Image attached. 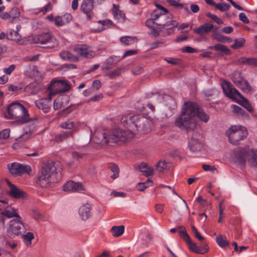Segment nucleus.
Masks as SVG:
<instances>
[{"instance_id":"bb28decb","label":"nucleus","mask_w":257,"mask_h":257,"mask_svg":"<svg viewBox=\"0 0 257 257\" xmlns=\"http://www.w3.org/2000/svg\"><path fill=\"white\" fill-rule=\"evenodd\" d=\"M112 13L114 17L118 21L123 22L125 20V14L119 9V6L115 4L113 5Z\"/></svg>"},{"instance_id":"ddd939ff","label":"nucleus","mask_w":257,"mask_h":257,"mask_svg":"<svg viewBox=\"0 0 257 257\" xmlns=\"http://www.w3.org/2000/svg\"><path fill=\"white\" fill-rule=\"evenodd\" d=\"M74 51L80 56L91 59L96 55L95 52L90 47L85 44H78L75 46Z\"/></svg>"},{"instance_id":"052dcab7","label":"nucleus","mask_w":257,"mask_h":257,"mask_svg":"<svg viewBox=\"0 0 257 257\" xmlns=\"http://www.w3.org/2000/svg\"><path fill=\"white\" fill-rule=\"evenodd\" d=\"M183 52L186 53H192L196 52V49L190 46H186V47L183 48Z\"/></svg>"},{"instance_id":"393cba45","label":"nucleus","mask_w":257,"mask_h":257,"mask_svg":"<svg viewBox=\"0 0 257 257\" xmlns=\"http://www.w3.org/2000/svg\"><path fill=\"white\" fill-rule=\"evenodd\" d=\"M139 169L147 177L153 176L154 174V168L146 163H141L139 166Z\"/></svg>"},{"instance_id":"6e6d98bb","label":"nucleus","mask_w":257,"mask_h":257,"mask_svg":"<svg viewBox=\"0 0 257 257\" xmlns=\"http://www.w3.org/2000/svg\"><path fill=\"white\" fill-rule=\"evenodd\" d=\"M62 17L63 19H64V22L65 25L71 22L72 20V17L70 14H65Z\"/></svg>"},{"instance_id":"6ab92c4d","label":"nucleus","mask_w":257,"mask_h":257,"mask_svg":"<svg viewBox=\"0 0 257 257\" xmlns=\"http://www.w3.org/2000/svg\"><path fill=\"white\" fill-rule=\"evenodd\" d=\"M60 127L65 130H70L71 131L68 132H73V135L79 130L80 123L79 122H74L68 120L62 122L60 125Z\"/></svg>"},{"instance_id":"c03bdc74","label":"nucleus","mask_w":257,"mask_h":257,"mask_svg":"<svg viewBox=\"0 0 257 257\" xmlns=\"http://www.w3.org/2000/svg\"><path fill=\"white\" fill-rule=\"evenodd\" d=\"M215 8L222 12L226 11L229 8V6L225 3H218L215 5Z\"/></svg>"},{"instance_id":"e2e57ef3","label":"nucleus","mask_w":257,"mask_h":257,"mask_svg":"<svg viewBox=\"0 0 257 257\" xmlns=\"http://www.w3.org/2000/svg\"><path fill=\"white\" fill-rule=\"evenodd\" d=\"M202 168L205 171H212V172L214 170H216V168L214 166H210V165H206V164L203 165Z\"/></svg>"},{"instance_id":"2eb2a0df","label":"nucleus","mask_w":257,"mask_h":257,"mask_svg":"<svg viewBox=\"0 0 257 257\" xmlns=\"http://www.w3.org/2000/svg\"><path fill=\"white\" fill-rule=\"evenodd\" d=\"M6 182L9 187L8 194L10 196L15 199H20L25 196V192L24 191L12 184L8 179H6Z\"/></svg>"},{"instance_id":"2f4dec72","label":"nucleus","mask_w":257,"mask_h":257,"mask_svg":"<svg viewBox=\"0 0 257 257\" xmlns=\"http://www.w3.org/2000/svg\"><path fill=\"white\" fill-rule=\"evenodd\" d=\"M237 87L240 89L242 91L245 92H250L251 90V86L248 84V82L243 79L242 81L239 82L238 85H236Z\"/></svg>"},{"instance_id":"cd10ccee","label":"nucleus","mask_w":257,"mask_h":257,"mask_svg":"<svg viewBox=\"0 0 257 257\" xmlns=\"http://www.w3.org/2000/svg\"><path fill=\"white\" fill-rule=\"evenodd\" d=\"M60 57L64 60H69L73 62H77L78 58L67 51H64L60 53Z\"/></svg>"},{"instance_id":"5fc2aeb1","label":"nucleus","mask_w":257,"mask_h":257,"mask_svg":"<svg viewBox=\"0 0 257 257\" xmlns=\"http://www.w3.org/2000/svg\"><path fill=\"white\" fill-rule=\"evenodd\" d=\"M92 87L96 90H98L101 87V83L99 80H95L93 82Z\"/></svg>"},{"instance_id":"a18cd8bd","label":"nucleus","mask_w":257,"mask_h":257,"mask_svg":"<svg viewBox=\"0 0 257 257\" xmlns=\"http://www.w3.org/2000/svg\"><path fill=\"white\" fill-rule=\"evenodd\" d=\"M63 107V102L60 98H57L54 100L53 108L56 110L61 108Z\"/></svg>"},{"instance_id":"a19ab883","label":"nucleus","mask_w":257,"mask_h":257,"mask_svg":"<svg viewBox=\"0 0 257 257\" xmlns=\"http://www.w3.org/2000/svg\"><path fill=\"white\" fill-rule=\"evenodd\" d=\"M121 73V69L120 68H117L112 71L108 72L106 73V76H108L111 79L115 78L119 76Z\"/></svg>"},{"instance_id":"09e8293b","label":"nucleus","mask_w":257,"mask_h":257,"mask_svg":"<svg viewBox=\"0 0 257 257\" xmlns=\"http://www.w3.org/2000/svg\"><path fill=\"white\" fill-rule=\"evenodd\" d=\"M216 39L218 41L223 43H231L233 41L231 38L224 36H219Z\"/></svg>"},{"instance_id":"39448f33","label":"nucleus","mask_w":257,"mask_h":257,"mask_svg":"<svg viewBox=\"0 0 257 257\" xmlns=\"http://www.w3.org/2000/svg\"><path fill=\"white\" fill-rule=\"evenodd\" d=\"M222 88L228 97L243 106L249 111H252L251 106L248 101L236 89L233 88L230 83L224 81L222 84Z\"/></svg>"},{"instance_id":"680f3d73","label":"nucleus","mask_w":257,"mask_h":257,"mask_svg":"<svg viewBox=\"0 0 257 257\" xmlns=\"http://www.w3.org/2000/svg\"><path fill=\"white\" fill-rule=\"evenodd\" d=\"M84 154L77 152H74L72 154V158L74 160H79V159L83 158Z\"/></svg>"},{"instance_id":"79ce46f5","label":"nucleus","mask_w":257,"mask_h":257,"mask_svg":"<svg viewBox=\"0 0 257 257\" xmlns=\"http://www.w3.org/2000/svg\"><path fill=\"white\" fill-rule=\"evenodd\" d=\"M111 170L113 172V174L110 177L111 178L114 179L117 178L119 176V168L117 166L112 164L110 166Z\"/></svg>"},{"instance_id":"4468645a","label":"nucleus","mask_w":257,"mask_h":257,"mask_svg":"<svg viewBox=\"0 0 257 257\" xmlns=\"http://www.w3.org/2000/svg\"><path fill=\"white\" fill-rule=\"evenodd\" d=\"M32 41L34 43L43 45L56 41V40L50 33L46 32L34 36Z\"/></svg>"},{"instance_id":"de8ad7c7","label":"nucleus","mask_w":257,"mask_h":257,"mask_svg":"<svg viewBox=\"0 0 257 257\" xmlns=\"http://www.w3.org/2000/svg\"><path fill=\"white\" fill-rule=\"evenodd\" d=\"M206 16L213 20H214L215 22H216L218 24L220 25L223 24V21L218 18V17L215 15L212 14L210 13H208L206 14Z\"/></svg>"},{"instance_id":"c756f323","label":"nucleus","mask_w":257,"mask_h":257,"mask_svg":"<svg viewBox=\"0 0 257 257\" xmlns=\"http://www.w3.org/2000/svg\"><path fill=\"white\" fill-rule=\"evenodd\" d=\"M124 231V226L123 225L113 226L110 229L112 235L114 237H118L121 236Z\"/></svg>"},{"instance_id":"ea45409f","label":"nucleus","mask_w":257,"mask_h":257,"mask_svg":"<svg viewBox=\"0 0 257 257\" xmlns=\"http://www.w3.org/2000/svg\"><path fill=\"white\" fill-rule=\"evenodd\" d=\"M24 242L27 245H30L32 243V240L34 238L33 233L29 232L26 235L23 236Z\"/></svg>"},{"instance_id":"1a4fd4ad","label":"nucleus","mask_w":257,"mask_h":257,"mask_svg":"<svg viewBox=\"0 0 257 257\" xmlns=\"http://www.w3.org/2000/svg\"><path fill=\"white\" fill-rule=\"evenodd\" d=\"M190 132L192 133L189 142L190 150L194 152H199L203 147V136L201 134L194 132V131H190L188 132Z\"/></svg>"},{"instance_id":"c9c22d12","label":"nucleus","mask_w":257,"mask_h":257,"mask_svg":"<svg viewBox=\"0 0 257 257\" xmlns=\"http://www.w3.org/2000/svg\"><path fill=\"white\" fill-rule=\"evenodd\" d=\"M153 185V182L150 179H148L145 182L139 183L137 185V189L139 191H143L149 186Z\"/></svg>"},{"instance_id":"e433bc0d","label":"nucleus","mask_w":257,"mask_h":257,"mask_svg":"<svg viewBox=\"0 0 257 257\" xmlns=\"http://www.w3.org/2000/svg\"><path fill=\"white\" fill-rule=\"evenodd\" d=\"M178 232L180 236L183 238L186 242L190 238L184 226H180L178 227Z\"/></svg>"},{"instance_id":"a878e982","label":"nucleus","mask_w":257,"mask_h":257,"mask_svg":"<svg viewBox=\"0 0 257 257\" xmlns=\"http://www.w3.org/2000/svg\"><path fill=\"white\" fill-rule=\"evenodd\" d=\"M170 167V164L164 160L159 161L155 165L156 170L161 173L168 171Z\"/></svg>"},{"instance_id":"f257e3e1","label":"nucleus","mask_w":257,"mask_h":257,"mask_svg":"<svg viewBox=\"0 0 257 257\" xmlns=\"http://www.w3.org/2000/svg\"><path fill=\"white\" fill-rule=\"evenodd\" d=\"M146 121L145 118L139 115L130 113L124 115L121 117V122L128 128V131L116 128L109 131L103 134L101 143L113 146L119 142H124L132 139L139 128L144 127L145 122Z\"/></svg>"},{"instance_id":"4d7b16f0","label":"nucleus","mask_w":257,"mask_h":257,"mask_svg":"<svg viewBox=\"0 0 257 257\" xmlns=\"http://www.w3.org/2000/svg\"><path fill=\"white\" fill-rule=\"evenodd\" d=\"M165 61H166L168 63L173 64V65H176L178 64L180 62V60L176 58H169V59H165Z\"/></svg>"},{"instance_id":"f03ea898","label":"nucleus","mask_w":257,"mask_h":257,"mask_svg":"<svg viewBox=\"0 0 257 257\" xmlns=\"http://www.w3.org/2000/svg\"><path fill=\"white\" fill-rule=\"evenodd\" d=\"M197 117L207 122L209 116L195 103L187 102L183 105L181 113L176 119L175 124L179 128L185 129L187 132L194 131L197 126Z\"/></svg>"},{"instance_id":"4c0bfd02","label":"nucleus","mask_w":257,"mask_h":257,"mask_svg":"<svg viewBox=\"0 0 257 257\" xmlns=\"http://www.w3.org/2000/svg\"><path fill=\"white\" fill-rule=\"evenodd\" d=\"M243 79L244 78L242 77L240 72L235 71L233 73L232 80L235 85H238L239 82Z\"/></svg>"},{"instance_id":"8fccbe9b","label":"nucleus","mask_w":257,"mask_h":257,"mask_svg":"<svg viewBox=\"0 0 257 257\" xmlns=\"http://www.w3.org/2000/svg\"><path fill=\"white\" fill-rule=\"evenodd\" d=\"M53 6L51 3H48L47 5L44 6L40 11L44 15L47 12L50 11L52 10Z\"/></svg>"},{"instance_id":"7c9ffc66","label":"nucleus","mask_w":257,"mask_h":257,"mask_svg":"<svg viewBox=\"0 0 257 257\" xmlns=\"http://www.w3.org/2000/svg\"><path fill=\"white\" fill-rule=\"evenodd\" d=\"M69 137L73 138V132H64L55 136V141L57 143H60Z\"/></svg>"},{"instance_id":"a211bd4d","label":"nucleus","mask_w":257,"mask_h":257,"mask_svg":"<svg viewBox=\"0 0 257 257\" xmlns=\"http://www.w3.org/2000/svg\"><path fill=\"white\" fill-rule=\"evenodd\" d=\"M157 6L159 10H155L153 13H152L151 19L152 20L155 21L158 19H160V23H161L166 20V16H165L164 14H167L168 13V11L166 8L161 5H158Z\"/></svg>"},{"instance_id":"5701e85b","label":"nucleus","mask_w":257,"mask_h":257,"mask_svg":"<svg viewBox=\"0 0 257 257\" xmlns=\"http://www.w3.org/2000/svg\"><path fill=\"white\" fill-rule=\"evenodd\" d=\"M213 28V25L210 23H205L198 28L193 29V31L199 35H203L210 32Z\"/></svg>"},{"instance_id":"13d9d810","label":"nucleus","mask_w":257,"mask_h":257,"mask_svg":"<svg viewBox=\"0 0 257 257\" xmlns=\"http://www.w3.org/2000/svg\"><path fill=\"white\" fill-rule=\"evenodd\" d=\"M103 97V94L102 93H99L98 94H97V95H95V96L92 97L89 101H98L99 100H100L101 99H102Z\"/></svg>"},{"instance_id":"6e6552de","label":"nucleus","mask_w":257,"mask_h":257,"mask_svg":"<svg viewBox=\"0 0 257 257\" xmlns=\"http://www.w3.org/2000/svg\"><path fill=\"white\" fill-rule=\"evenodd\" d=\"M70 89V85L68 81L58 80H53L49 88V95L51 96L55 94L63 93Z\"/></svg>"},{"instance_id":"aec40b11","label":"nucleus","mask_w":257,"mask_h":257,"mask_svg":"<svg viewBox=\"0 0 257 257\" xmlns=\"http://www.w3.org/2000/svg\"><path fill=\"white\" fill-rule=\"evenodd\" d=\"M92 208V205L88 203L79 208V214L83 220H86L91 216Z\"/></svg>"},{"instance_id":"f8f14e48","label":"nucleus","mask_w":257,"mask_h":257,"mask_svg":"<svg viewBox=\"0 0 257 257\" xmlns=\"http://www.w3.org/2000/svg\"><path fill=\"white\" fill-rule=\"evenodd\" d=\"M246 160L250 166L257 167V151L252 150L251 154L247 152L243 153L238 159L240 164L244 165Z\"/></svg>"},{"instance_id":"9d476101","label":"nucleus","mask_w":257,"mask_h":257,"mask_svg":"<svg viewBox=\"0 0 257 257\" xmlns=\"http://www.w3.org/2000/svg\"><path fill=\"white\" fill-rule=\"evenodd\" d=\"M10 173L15 176H21L25 173L29 174L32 170L30 166L17 163H13L8 165Z\"/></svg>"},{"instance_id":"49530a36","label":"nucleus","mask_w":257,"mask_h":257,"mask_svg":"<svg viewBox=\"0 0 257 257\" xmlns=\"http://www.w3.org/2000/svg\"><path fill=\"white\" fill-rule=\"evenodd\" d=\"M10 130L9 129H5L0 132V139H7L10 137Z\"/></svg>"},{"instance_id":"3c124183","label":"nucleus","mask_w":257,"mask_h":257,"mask_svg":"<svg viewBox=\"0 0 257 257\" xmlns=\"http://www.w3.org/2000/svg\"><path fill=\"white\" fill-rule=\"evenodd\" d=\"M197 201L202 206H206L210 204L206 200L203 199L201 196L197 197Z\"/></svg>"},{"instance_id":"f3484780","label":"nucleus","mask_w":257,"mask_h":257,"mask_svg":"<svg viewBox=\"0 0 257 257\" xmlns=\"http://www.w3.org/2000/svg\"><path fill=\"white\" fill-rule=\"evenodd\" d=\"M51 96L49 95V98H42L35 101L36 106L45 113L48 112L51 105Z\"/></svg>"},{"instance_id":"412c9836","label":"nucleus","mask_w":257,"mask_h":257,"mask_svg":"<svg viewBox=\"0 0 257 257\" xmlns=\"http://www.w3.org/2000/svg\"><path fill=\"white\" fill-rule=\"evenodd\" d=\"M63 190L65 191H79L84 190V188L81 183L70 181L63 186Z\"/></svg>"},{"instance_id":"473e14b6","label":"nucleus","mask_w":257,"mask_h":257,"mask_svg":"<svg viewBox=\"0 0 257 257\" xmlns=\"http://www.w3.org/2000/svg\"><path fill=\"white\" fill-rule=\"evenodd\" d=\"M209 48L211 49H214L218 51L222 52L226 55L230 54V50L226 46L222 44H217L215 45L214 46L210 47Z\"/></svg>"},{"instance_id":"338daca9","label":"nucleus","mask_w":257,"mask_h":257,"mask_svg":"<svg viewBox=\"0 0 257 257\" xmlns=\"http://www.w3.org/2000/svg\"><path fill=\"white\" fill-rule=\"evenodd\" d=\"M111 195L114 197H124L125 194L123 192L112 191Z\"/></svg>"},{"instance_id":"37998d69","label":"nucleus","mask_w":257,"mask_h":257,"mask_svg":"<svg viewBox=\"0 0 257 257\" xmlns=\"http://www.w3.org/2000/svg\"><path fill=\"white\" fill-rule=\"evenodd\" d=\"M55 25L57 27H61L65 25L64 19H63L62 16H56L54 19Z\"/></svg>"},{"instance_id":"f704fd0d","label":"nucleus","mask_w":257,"mask_h":257,"mask_svg":"<svg viewBox=\"0 0 257 257\" xmlns=\"http://www.w3.org/2000/svg\"><path fill=\"white\" fill-rule=\"evenodd\" d=\"M120 40L121 43L123 45H129L136 42L137 39L136 37H134L124 36L121 37Z\"/></svg>"},{"instance_id":"603ef678","label":"nucleus","mask_w":257,"mask_h":257,"mask_svg":"<svg viewBox=\"0 0 257 257\" xmlns=\"http://www.w3.org/2000/svg\"><path fill=\"white\" fill-rule=\"evenodd\" d=\"M16 66L14 64L11 65L8 68H6L4 69L5 73L10 75L15 70Z\"/></svg>"},{"instance_id":"c85d7f7f","label":"nucleus","mask_w":257,"mask_h":257,"mask_svg":"<svg viewBox=\"0 0 257 257\" xmlns=\"http://www.w3.org/2000/svg\"><path fill=\"white\" fill-rule=\"evenodd\" d=\"M2 214L8 218L16 217V219H21L17 212V210L14 208L6 209L2 212Z\"/></svg>"},{"instance_id":"bf43d9fd","label":"nucleus","mask_w":257,"mask_h":257,"mask_svg":"<svg viewBox=\"0 0 257 257\" xmlns=\"http://www.w3.org/2000/svg\"><path fill=\"white\" fill-rule=\"evenodd\" d=\"M233 111L234 113L238 114H242L243 112V110L238 106H233Z\"/></svg>"},{"instance_id":"0e129e2a","label":"nucleus","mask_w":257,"mask_h":257,"mask_svg":"<svg viewBox=\"0 0 257 257\" xmlns=\"http://www.w3.org/2000/svg\"><path fill=\"white\" fill-rule=\"evenodd\" d=\"M190 9L193 13H196L199 12V7L197 5L192 4L190 6Z\"/></svg>"},{"instance_id":"4be33fe9","label":"nucleus","mask_w":257,"mask_h":257,"mask_svg":"<svg viewBox=\"0 0 257 257\" xmlns=\"http://www.w3.org/2000/svg\"><path fill=\"white\" fill-rule=\"evenodd\" d=\"M186 243L189 246L190 249L195 253L199 254H204L208 251V247L207 246H206L204 248H200L196 244V243L193 242L191 241V238L188 240L186 241Z\"/></svg>"},{"instance_id":"dca6fc26","label":"nucleus","mask_w":257,"mask_h":257,"mask_svg":"<svg viewBox=\"0 0 257 257\" xmlns=\"http://www.w3.org/2000/svg\"><path fill=\"white\" fill-rule=\"evenodd\" d=\"M93 9L94 3L93 0H83L80 6L81 12L84 13L89 19L94 15Z\"/></svg>"},{"instance_id":"b1692460","label":"nucleus","mask_w":257,"mask_h":257,"mask_svg":"<svg viewBox=\"0 0 257 257\" xmlns=\"http://www.w3.org/2000/svg\"><path fill=\"white\" fill-rule=\"evenodd\" d=\"M16 29V30H13L10 32L9 39L16 41L19 45L23 44L25 41L23 39H20V36L19 34V31L21 29V26H17Z\"/></svg>"},{"instance_id":"9b49d317","label":"nucleus","mask_w":257,"mask_h":257,"mask_svg":"<svg viewBox=\"0 0 257 257\" xmlns=\"http://www.w3.org/2000/svg\"><path fill=\"white\" fill-rule=\"evenodd\" d=\"M25 231V227L21 219H15L10 222L8 232L10 234L19 235Z\"/></svg>"},{"instance_id":"774afa93","label":"nucleus","mask_w":257,"mask_h":257,"mask_svg":"<svg viewBox=\"0 0 257 257\" xmlns=\"http://www.w3.org/2000/svg\"><path fill=\"white\" fill-rule=\"evenodd\" d=\"M247 61L249 62V65H251L257 67V58H249V60H248Z\"/></svg>"},{"instance_id":"20e7f679","label":"nucleus","mask_w":257,"mask_h":257,"mask_svg":"<svg viewBox=\"0 0 257 257\" xmlns=\"http://www.w3.org/2000/svg\"><path fill=\"white\" fill-rule=\"evenodd\" d=\"M6 116L15 119V122L18 124H24L30 120L26 108L19 102H14L9 105Z\"/></svg>"},{"instance_id":"864d4df0","label":"nucleus","mask_w":257,"mask_h":257,"mask_svg":"<svg viewBox=\"0 0 257 257\" xmlns=\"http://www.w3.org/2000/svg\"><path fill=\"white\" fill-rule=\"evenodd\" d=\"M239 18L240 21L245 24H248L249 22L246 15L243 13H241L239 14Z\"/></svg>"},{"instance_id":"7ed1b4c3","label":"nucleus","mask_w":257,"mask_h":257,"mask_svg":"<svg viewBox=\"0 0 257 257\" xmlns=\"http://www.w3.org/2000/svg\"><path fill=\"white\" fill-rule=\"evenodd\" d=\"M61 170L60 163L48 160L44 163L37 183L43 187H47L54 181L56 174Z\"/></svg>"},{"instance_id":"0eeeda50","label":"nucleus","mask_w":257,"mask_h":257,"mask_svg":"<svg viewBox=\"0 0 257 257\" xmlns=\"http://www.w3.org/2000/svg\"><path fill=\"white\" fill-rule=\"evenodd\" d=\"M156 24L161 27L158 28H153L152 29V33L153 35L157 37L159 35L166 36L169 35L168 31H171L174 28L178 26V23L175 20H169L166 22L164 21L161 23Z\"/></svg>"},{"instance_id":"58836bf2","label":"nucleus","mask_w":257,"mask_h":257,"mask_svg":"<svg viewBox=\"0 0 257 257\" xmlns=\"http://www.w3.org/2000/svg\"><path fill=\"white\" fill-rule=\"evenodd\" d=\"M245 43V40L243 38L236 39L234 44L231 45V48L233 49H237L242 47Z\"/></svg>"},{"instance_id":"69168bd1","label":"nucleus","mask_w":257,"mask_h":257,"mask_svg":"<svg viewBox=\"0 0 257 257\" xmlns=\"http://www.w3.org/2000/svg\"><path fill=\"white\" fill-rule=\"evenodd\" d=\"M20 89V88H19L18 86H15L13 84L9 85L8 87V90L12 92H17Z\"/></svg>"},{"instance_id":"423d86ee","label":"nucleus","mask_w":257,"mask_h":257,"mask_svg":"<svg viewBox=\"0 0 257 257\" xmlns=\"http://www.w3.org/2000/svg\"><path fill=\"white\" fill-rule=\"evenodd\" d=\"M229 141L232 144H237L238 142L245 138L248 135L246 128L240 125L231 126L226 132Z\"/></svg>"},{"instance_id":"72a5a7b5","label":"nucleus","mask_w":257,"mask_h":257,"mask_svg":"<svg viewBox=\"0 0 257 257\" xmlns=\"http://www.w3.org/2000/svg\"><path fill=\"white\" fill-rule=\"evenodd\" d=\"M216 242L218 245L221 247H225L229 245V242L226 239V237H223L221 235H218L216 237Z\"/></svg>"}]
</instances>
